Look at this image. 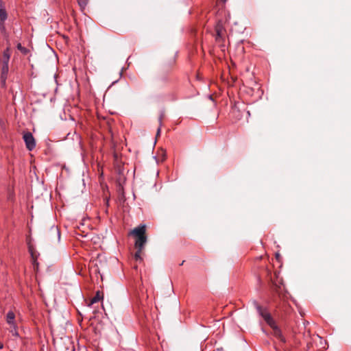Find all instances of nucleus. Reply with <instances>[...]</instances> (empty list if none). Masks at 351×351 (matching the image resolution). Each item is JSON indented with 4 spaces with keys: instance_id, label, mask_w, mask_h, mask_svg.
<instances>
[{
    "instance_id": "1",
    "label": "nucleus",
    "mask_w": 351,
    "mask_h": 351,
    "mask_svg": "<svg viewBox=\"0 0 351 351\" xmlns=\"http://www.w3.org/2000/svg\"><path fill=\"white\" fill-rule=\"evenodd\" d=\"M147 226L145 224H140L135 227L129 232V235L132 236L134 239V246L136 252L134 254L135 261H143L142 258L143 250L147 242V237L146 235Z\"/></svg>"
},
{
    "instance_id": "2",
    "label": "nucleus",
    "mask_w": 351,
    "mask_h": 351,
    "mask_svg": "<svg viewBox=\"0 0 351 351\" xmlns=\"http://www.w3.org/2000/svg\"><path fill=\"white\" fill-rule=\"evenodd\" d=\"M252 304L256 309L258 315L265 320V322L272 328L273 335L278 339L281 343H285L286 339L283 336L281 330L276 325L275 320L273 319L267 308L262 306L256 300H253Z\"/></svg>"
},
{
    "instance_id": "3",
    "label": "nucleus",
    "mask_w": 351,
    "mask_h": 351,
    "mask_svg": "<svg viewBox=\"0 0 351 351\" xmlns=\"http://www.w3.org/2000/svg\"><path fill=\"white\" fill-rule=\"evenodd\" d=\"M23 138L25 141L26 148L29 151L33 150L36 147V141L30 132H27L23 134Z\"/></svg>"
},
{
    "instance_id": "4",
    "label": "nucleus",
    "mask_w": 351,
    "mask_h": 351,
    "mask_svg": "<svg viewBox=\"0 0 351 351\" xmlns=\"http://www.w3.org/2000/svg\"><path fill=\"white\" fill-rule=\"evenodd\" d=\"M47 236L49 239H56L58 241L60 239V232L56 226H52L47 232Z\"/></svg>"
},
{
    "instance_id": "5",
    "label": "nucleus",
    "mask_w": 351,
    "mask_h": 351,
    "mask_svg": "<svg viewBox=\"0 0 351 351\" xmlns=\"http://www.w3.org/2000/svg\"><path fill=\"white\" fill-rule=\"evenodd\" d=\"M215 40L217 43H221L224 39V29L221 24H217L215 27Z\"/></svg>"
},
{
    "instance_id": "6",
    "label": "nucleus",
    "mask_w": 351,
    "mask_h": 351,
    "mask_svg": "<svg viewBox=\"0 0 351 351\" xmlns=\"http://www.w3.org/2000/svg\"><path fill=\"white\" fill-rule=\"evenodd\" d=\"M276 308L279 311L283 312L285 315H290L293 311L291 306L285 301L282 304L277 305Z\"/></svg>"
},
{
    "instance_id": "7",
    "label": "nucleus",
    "mask_w": 351,
    "mask_h": 351,
    "mask_svg": "<svg viewBox=\"0 0 351 351\" xmlns=\"http://www.w3.org/2000/svg\"><path fill=\"white\" fill-rule=\"evenodd\" d=\"M8 14L5 8H0V30L2 32L5 31V22L7 20Z\"/></svg>"
},
{
    "instance_id": "8",
    "label": "nucleus",
    "mask_w": 351,
    "mask_h": 351,
    "mask_svg": "<svg viewBox=\"0 0 351 351\" xmlns=\"http://www.w3.org/2000/svg\"><path fill=\"white\" fill-rule=\"evenodd\" d=\"M28 249L31 255L32 263H38V261L40 254L36 250V247L33 245L29 243Z\"/></svg>"
},
{
    "instance_id": "9",
    "label": "nucleus",
    "mask_w": 351,
    "mask_h": 351,
    "mask_svg": "<svg viewBox=\"0 0 351 351\" xmlns=\"http://www.w3.org/2000/svg\"><path fill=\"white\" fill-rule=\"evenodd\" d=\"M10 58V49L8 47L3 52L2 57L1 58V62L2 64H8Z\"/></svg>"
},
{
    "instance_id": "10",
    "label": "nucleus",
    "mask_w": 351,
    "mask_h": 351,
    "mask_svg": "<svg viewBox=\"0 0 351 351\" xmlns=\"http://www.w3.org/2000/svg\"><path fill=\"white\" fill-rule=\"evenodd\" d=\"M103 298H104L103 292H101L100 291H97L96 292L95 295L90 299L88 305L90 306L96 302H98L99 301L103 300Z\"/></svg>"
},
{
    "instance_id": "11",
    "label": "nucleus",
    "mask_w": 351,
    "mask_h": 351,
    "mask_svg": "<svg viewBox=\"0 0 351 351\" xmlns=\"http://www.w3.org/2000/svg\"><path fill=\"white\" fill-rule=\"evenodd\" d=\"M6 322L10 326H14L15 323V314L12 311H9L6 315Z\"/></svg>"
},
{
    "instance_id": "12",
    "label": "nucleus",
    "mask_w": 351,
    "mask_h": 351,
    "mask_svg": "<svg viewBox=\"0 0 351 351\" xmlns=\"http://www.w3.org/2000/svg\"><path fill=\"white\" fill-rule=\"evenodd\" d=\"M8 71H9V66H8V64H2L1 78L4 79V80L7 77V75L8 73Z\"/></svg>"
},
{
    "instance_id": "13",
    "label": "nucleus",
    "mask_w": 351,
    "mask_h": 351,
    "mask_svg": "<svg viewBox=\"0 0 351 351\" xmlns=\"http://www.w3.org/2000/svg\"><path fill=\"white\" fill-rule=\"evenodd\" d=\"M77 1L78 5L80 7L81 10H84L85 9V8L86 7L89 0H77Z\"/></svg>"
},
{
    "instance_id": "14",
    "label": "nucleus",
    "mask_w": 351,
    "mask_h": 351,
    "mask_svg": "<svg viewBox=\"0 0 351 351\" xmlns=\"http://www.w3.org/2000/svg\"><path fill=\"white\" fill-rule=\"evenodd\" d=\"M10 332H12V334L14 335V336H16V337H18L19 336V333H18V331H17V326L16 324H14V326H10Z\"/></svg>"
},
{
    "instance_id": "15",
    "label": "nucleus",
    "mask_w": 351,
    "mask_h": 351,
    "mask_svg": "<svg viewBox=\"0 0 351 351\" xmlns=\"http://www.w3.org/2000/svg\"><path fill=\"white\" fill-rule=\"evenodd\" d=\"M280 272L277 271H274V276H271V280H276L278 281V277H279Z\"/></svg>"
},
{
    "instance_id": "16",
    "label": "nucleus",
    "mask_w": 351,
    "mask_h": 351,
    "mask_svg": "<svg viewBox=\"0 0 351 351\" xmlns=\"http://www.w3.org/2000/svg\"><path fill=\"white\" fill-rule=\"evenodd\" d=\"M169 81V79L166 76H161L159 79H158V83L160 84H163V83H165Z\"/></svg>"
},
{
    "instance_id": "17",
    "label": "nucleus",
    "mask_w": 351,
    "mask_h": 351,
    "mask_svg": "<svg viewBox=\"0 0 351 351\" xmlns=\"http://www.w3.org/2000/svg\"><path fill=\"white\" fill-rule=\"evenodd\" d=\"M105 256L104 254H98L97 258L99 259V263H101L104 261Z\"/></svg>"
},
{
    "instance_id": "18",
    "label": "nucleus",
    "mask_w": 351,
    "mask_h": 351,
    "mask_svg": "<svg viewBox=\"0 0 351 351\" xmlns=\"http://www.w3.org/2000/svg\"><path fill=\"white\" fill-rule=\"evenodd\" d=\"M276 259L277 262H281L280 255L278 253L276 254Z\"/></svg>"
},
{
    "instance_id": "19",
    "label": "nucleus",
    "mask_w": 351,
    "mask_h": 351,
    "mask_svg": "<svg viewBox=\"0 0 351 351\" xmlns=\"http://www.w3.org/2000/svg\"><path fill=\"white\" fill-rule=\"evenodd\" d=\"M274 267V265H270V268L269 267H267V271L268 273H270L271 271V268Z\"/></svg>"
},
{
    "instance_id": "20",
    "label": "nucleus",
    "mask_w": 351,
    "mask_h": 351,
    "mask_svg": "<svg viewBox=\"0 0 351 351\" xmlns=\"http://www.w3.org/2000/svg\"><path fill=\"white\" fill-rule=\"evenodd\" d=\"M17 48L19 49V50H22L23 48L22 47L21 45L19 43L17 45Z\"/></svg>"
},
{
    "instance_id": "21",
    "label": "nucleus",
    "mask_w": 351,
    "mask_h": 351,
    "mask_svg": "<svg viewBox=\"0 0 351 351\" xmlns=\"http://www.w3.org/2000/svg\"><path fill=\"white\" fill-rule=\"evenodd\" d=\"M3 348V343L0 342V349H2Z\"/></svg>"
},
{
    "instance_id": "22",
    "label": "nucleus",
    "mask_w": 351,
    "mask_h": 351,
    "mask_svg": "<svg viewBox=\"0 0 351 351\" xmlns=\"http://www.w3.org/2000/svg\"><path fill=\"white\" fill-rule=\"evenodd\" d=\"M38 264H36V268H34L35 270H38Z\"/></svg>"
},
{
    "instance_id": "23",
    "label": "nucleus",
    "mask_w": 351,
    "mask_h": 351,
    "mask_svg": "<svg viewBox=\"0 0 351 351\" xmlns=\"http://www.w3.org/2000/svg\"><path fill=\"white\" fill-rule=\"evenodd\" d=\"M160 132V128H159L158 129V131H157V134H159Z\"/></svg>"
},
{
    "instance_id": "24",
    "label": "nucleus",
    "mask_w": 351,
    "mask_h": 351,
    "mask_svg": "<svg viewBox=\"0 0 351 351\" xmlns=\"http://www.w3.org/2000/svg\"><path fill=\"white\" fill-rule=\"evenodd\" d=\"M134 269L135 270H137V265H134Z\"/></svg>"
},
{
    "instance_id": "25",
    "label": "nucleus",
    "mask_w": 351,
    "mask_h": 351,
    "mask_svg": "<svg viewBox=\"0 0 351 351\" xmlns=\"http://www.w3.org/2000/svg\"><path fill=\"white\" fill-rule=\"evenodd\" d=\"M159 121H160V122L161 123V121H162V116H160V119H159Z\"/></svg>"
},
{
    "instance_id": "26",
    "label": "nucleus",
    "mask_w": 351,
    "mask_h": 351,
    "mask_svg": "<svg viewBox=\"0 0 351 351\" xmlns=\"http://www.w3.org/2000/svg\"><path fill=\"white\" fill-rule=\"evenodd\" d=\"M223 3H226L227 0H221Z\"/></svg>"
}]
</instances>
